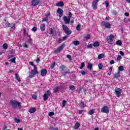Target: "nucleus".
Segmentation results:
<instances>
[{"label":"nucleus","mask_w":130,"mask_h":130,"mask_svg":"<svg viewBox=\"0 0 130 130\" xmlns=\"http://www.w3.org/2000/svg\"><path fill=\"white\" fill-rule=\"evenodd\" d=\"M119 72H123L124 71V68L123 66H119L118 67Z\"/></svg>","instance_id":"27"},{"label":"nucleus","mask_w":130,"mask_h":130,"mask_svg":"<svg viewBox=\"0 0 130 130\" xmlns=\"http://www.w3.org/2000/svg\"><path fill=\"white\" fill-rule=\"evenodd\" d=\"M87 69L89 70V71H91V70L93 69V64L91 63H88V66H87Z\"/></svg>","instance_id":"18"},{"label":"nucleus","mask_w":130,"mask_h":130,"mask_svg":"<svg viewBox=\"0 0 130 130\" xmlns=\"http://www.w3.org/2000/svg\"><path fill=\"white\" fill-rule=\"evenodd\" d=\"M26 27H24L23 36H26Z\"/></svg>","instance_id":"41"},{"label":"nucleus","mask_w":130,"mask_h":130,"mask_svg":"<svg viewBox=\"0 0 130 130\" xmlns=\"http://www.w3.org/2000/svg\"><path fill=\"white\" fill-rule=\"evenodd\" d=\"M53 115H54V112H49V113H48L49 116H53Z\"/></svg>","instance_id":"40"},{"label":"nucleus","mask_w":130,"mask_h":130,"mask_svg":"<svg viewBox=\"0 0 130 130\" xmlns=\"http://www.w3.org/2000/svg\"><path fill=\"white\" fill-rule=\"evenodd\" d=\"M3 48L6 50V49H8V44H3L2 45Z\"/></svg>","instance_id":"28"},{"label":"nucleus","mask_w":130,"mask_h":130,"mask_svg":"<svg viewBox=\"0 0 130 130\" xmlns=\"http://www.w3.org/2000/svg\"><path fill=\"white\" fill-rule=\"evenodd\" d=\"M109 72L110 73H112V67H109Z\"/></svg>","instance_id":"58"},{"label":"nucleus","mask_w":130,"mask_h":130,"mask_svg":"<svg viewBox=\"0 0 130 130\" xmlns=\"http://www.w3.org/2000/svg\"><path fill=\"white\" fill-rule=\"evenodd\" d=\"M10 52H11V54H15V53H16L15 50H11Z\"/></svg>","instance_id":"57"},{"label":"nucleus","mask_w":130,"mask_h":130,"mask_svg":"<svg viewBox=\"0 0 130 130\" xmlns=\"http://www.w3.org/2000/svg\"><path fill=\"white\" fill-rule=\"evenodd\" d=\"M14 55H8L9 58H12V57H13Z\"/></svg>","instance_id":"63"},{"label":"nucleus","mask_w":130,"mask_h":130,"mask_svg":"<svg viewBox=\"0 0 130 130\" xmlns=\"http://www.w3.org/2000/svg\"><path fill=\"white\" fill-rule=\"evenodd\" d=\"M120 54L122 55V56H124V52H123V51H120Z\"/></svg>","instance_id":"54"},{"label":"nucleus","mask_w":130,"mask_h":130,"mask_svg":"<svg viewBox=\"0 0 130 130\" xmlns=\"http://www.w3.org/2000/svg\"><path fill=\"white\" fill-rule=\"evenodd\" d=\"M49 97V96L47 95L46 93H45L44 94V96H43L44 101H46V100H47V99H48Z\"/></svg>","instance_id":"23"},{"label":"nucleus","mask_w":130,"mask_h":130,"mask_svg":"<svg viewBox=\"0 0 130 130\" xmlns=\"http://www.w3.org/2000/svg\"><path fill=\"white\" fill-rule=\"evenodd\" d=\"M49 31V34H52L53 33V29L52 28H50Z\"/></svg>","instance_id":"50"},{"label":"nucleus","mask_w":130,"mask_h":130,"mask_svg":"<svg viewBox=\"0 0 130 130\" xmlns=\"http://www.w3.org/2000/svg\"><path fill=\"white\" fill-rule=\"evenodd\" d=\"M73 43L75 46H77L80 44V42L79 41H74Z\"/></svg>","instance_id":"25"},{"label":"nucleus","mask_w":130,"mask_h":130,"mask_svg":"<svg viewBox=\"0 0 130 130\" xmlns=\"http://www.w3.org/2000/svg\"><path fill=\"white\" fill-rule=\"evenodd\" d=\"M117 59V60H119V61H120V60H121V59H122V57H121V56H120V55H118Z\"/></svg>","instance_id":"42"},{"label":"nucleus","mask_w":130,"mask_h":130,"mask_svg":"<svg viewBox=\"0 0 130 130\" xmlns=\"http://www.w3.org/2000/svg\"><path fill=\"white\" fill-rule=\"evenodd\" d=\"M31 31H32V32H36V31H37V28L36 27H34L32 29H31Z\"/></svg>","instance_id":"44"},{"label":"nucleus","mask_w":130,"mask_h":130,"mask_svg":"<svg viewBox=\"0 0 130 130\" xmlns=\"http://www.w3.org/2000/svg\"><path fill=\"white\" fill-rule=\"evenodd\" d=\"M98 67H99V70H102V69H103L104 66L102 63H100L98 64Z\"/></svg>","instance_id":"32"},{"label":"nucleus","mask_w":130,"mask_h":130,"mask_svg":"<svg viewBox=\"0 0 130 130\" xmlns=\"http://www.w3.org/2000/svg\"><path fill=\"white\" fill-rule=\"evenodd\" d=\"M32 99H34V100H37V95H34L32 96Z\"/></svg>","instance_id":"49"},{"label":"nucleus","mask_w":130,"mask_h":130,"mask_svg":"<svg viewBox=\"0 0 130 130\" xmlns=\"http://www.w3.org/2000/svg\"><path fill=\"white\" fill-rule=\"evenodd\" d=\"M64 47H66V44L63 43L54 51V53L55 54H58V53H59Z\"/></svg>","instance_id":"4"},{"label":"nucleus","mask_w":130,"mask_h":130,"mask_svg":"<svg viewBox=\"0 0 130 130\" xmlns=\"http://www.w3.org/2000/svg\"><path fill=\"white\" fill-rule=\"evenodd\" d=\"M57 7H63L64 6V3L63 2H59L56 4Z\"/></svg>","instance_id":"19"},{"label":"nucleus","mask_w":130,"mask_h":130,"mask_svg":"<svg viewBox=\"0 0 130 130\" xmlns=\"http://www.w3.org/2000/svg\"><path fill=\"white\" fill-rule=\"evenodd\" d=\"M94 114V110H90L89 111H87V114L88 115H92V114Z\"/></svg>","instance_id":"24"},{"label":"nucleus","mask_w":130,"mask_h":130,"mask_svg":"<svg viewBox=\"0 0 130 130\" xmlns=\"http://www.w3.org/2000/svg\"><path fill=\"white\" fill-rule=\"evenodd\" d=\"M116 44H117V45H122V42H121V40H117L116 42Z\"/></svg>","instance_id":"26"},{"label":"nucleus","mask_w":130,"mask_h":130,"mask_svg":"<svg viewBox=\"0 0 130 130\" xmlns=\"http://www.w3.org/2000/svg\"><path fill=\"white\" fill-rule=\"evenodd\" d=\"M46 74H47V70L46 69H44L41 70V76H42V77H44V76H46Z\"/></svg>","instance_id":"13"},{"label":"nucleus","mask_w":130,"mask_h":130,"mask_svg":"<svg viewBox=\"0 0 130 130\" xmlns=\"http://www.w3.org/2000/svg\"><path fill=\"white\" fill-rule=\"evenodd\" d=\"M57 13L59 14V18H61L63 16V10L60 8H58Z\"/></svg>","instance_id":"10"},{"label":"nucleus","mask_w":130,"mask_h":130,"mask_svg":"<svg viewBox=\"0 0 130 130\" xmlns=\"http://www.w3.org/2000/svg\"><path fill=\"white\" fill-rule=\"evenodd\" d=\"M36 62H37V63H38V62H39L40 61V58H38L37 59V60H36Z\"/></svg>","instance_id":"61"},{"label":"nucleus","mask_w":130,"mask_h":130,"mask_svg":"<svg viewBox=\"0 0 130 130\" xmlns=\"http://www.w3.org/2000/svg\"><path fill=\"white\" fill-rule=\"evenodd\" d=\"M62 27L63 31L65 32H67V31H69V30H70V28H69V27L67 25H65L64 24H63L62 25Z\"/></svg>","instance_id":"16"},{"label":"nucleus","mask_w":130,"mask_h":130,"mask_svg":"<svg viewBox=\"0 0 130 130\" xmlns=\"http://www.w3.org/2000/svg\"><path fill=\"white\" fill-rule=\"evenodd\" d=\"M117 78H120V71H118L117 73L114 74V79H117Z\"/></svg>","instance_id":"14"},{"label":"nucleus","mask_w":130,"mask_h":130,"mask_svg":"<svg viewBox=\"0 0 130 130\" xmlns=\"http://www.w3.org/2000/svg\"><path fill=\"white\" fill-rule=\"evenodd\" d=\"M80 106L81 107H85V104H84V102H81L80 103Z\"/></svg>","instance_id":"47"},{"label":"nucleus","mask_w":130,"mask_h":130,"mask_svg":"<svg viewBox=\"0 0 130 130\" xmlns=\"http://www.w3.org/2000/svg\"><path fill=\"white\" fill-rule=\"evenodd\" d=\"M40 29L41 31L45 30V24L44 23L42 24L40 26Z\"/></svg>","instance_id":"21"},{"label":"nucleus","mask_w":130,"mask_h":130,"mask_svg":"<svg viewBox=\"0 0 130 130\" xmlns=\"http://www.w3.org/2000/svg\"><path fill=\"white\" fill-rule=\"evenodd\" d=\"M11 25H13V23H10L9 22H7L5 23V26L7 27V28H9V27H11Z\"/></svg>","instance_id":"30"},{"label":"nucleus","mask_w":130,"mask_h":130,"mask_svg":"<svg viewBox=\"0 0 130 130\" xmlns=\"http://www.w3.org/2000/svg\"><path fill=\"white\" fill-rule=\"evenodd\" d=\"M105 4H106V8H107V7H108V6H109V3L108 1H106Z\"/></svg>","instance_id":"56"},{"label":"nucleus","mask_w":130,"mask_h":130,"mask_svg":"<svg viewBox=\"0 0 130 130\" xmlns=\"http://www.w3.org/2000/svg\"><path fill=\"white\" fill-rule=\"evenodd\" d=\"M104 57V54H100L98 55V59H101L102 58H103Z\"/></svg>","instance_id":"31"},{"label":"nucleus","mask_w":130,"mask_h":130,"mask_svg":"<svg viewBox=\"0 0 130 130\" xmlns=\"http://www.w3.org/2000/svg\"><path fill=\"white\" fill-rule=\"evenodd\" d=\"M76 29L77 31H79V30H81V24H78L76 27Z\"/></svg>","instance_id":"35"},{"label":"nucleus","mask_w":130,"mask_h":130,"mask_svg":"<svg viewBox=\"0 0 130 130\" xmlns=\"http://www.w3.org/2000/svg\"><path fill=\"white\" fill-rule=\"evenodd\" d=\"M10 104L14 107H17V106L18 107H21V103L16 100H10Z\"/></svg>","instance_id":"3"},{"label":"nucleus","mask_w":130,"mask_h":130,"mask_svg":"<svg viewBox=\"0 0 130 130\" xmlns=\"http://www.w3.org/2000/svg\"><path fill=\"white\" fill-rule=\"evenodd\" d=\"M87 48H90V49L92 48V44H90L89 45H88L87 46Z\"/></svg>","instance_id":"59"},{"label":"nucleus","mask_w":130,"mask_h":130,"mask_svg":"<svg viewBox=\"0 0 130 130\" xmlns=\"http://www.w3.org/2000/svg\"><path fill=\"white\" fill-rule=\"evenodd\" d=\"M90 37H91V36H90V34H88L85 37L83 38L84 40H89L90 39Z\"/></svg>","instance_id":"20"},{"label":"nucleus","mask_w":130,"mask_h":130,"mask_svg":"<svg viewBox=\"0 0 130 130\" xmlns=\"http://www.w3.org/2000/svg\"><path fill=\"white\" fill-rule=\"evenodd\" d=\"M47 95L50 96V95H51V92H50V90H48L47 91V93H46Z\"/></svg>","instance_id":"43"},{"label":"nucleus","mask_w":130,"mask_h":130,"mask_svg":"<svg viewBox=\"0 0 130 130\" xmlns=\"http://www.w3.org/2000/svg\"><path fill=\"white\" fill-rule=\"evenodd\" d=\"M42 0H31V6L33 7H36L41 3Z\"/></svg>","instance_id":"8"},{"label":"nucleus","mask_w":130,"mask_h":130,"mask_svg":"<svg viewBox=\"0 0 130 130\" xmlns=\"http://www.w3.org/2000/svg\"><path fill=\"white\" fill-rule=\"evenodd\" d=\"M29 64H30V66H32L33 67H36L35 65H34V63H33V62L30 61L29 62Z\"/></svg>","instance_id":"60"},{"label":"nucleus","mask_w":130,"mask_h":130,"mask_svg":"<svg viewBox=\"0 0 130 130\" xmlns=\"http://www.w3.org/2000/svg\"><path fill=\"white\" fill-rule=\"evenodd\" d=\"M72 16H73V14H72V13L71 12H69V14H68V18L69 19H71V18H72Z\"/></svg>","instance_id":"46"},{"label":"nucleus","mask_w":130,"mask_h":130,"mask_svg":"<svg viewBox=\"0 0 130 130\" xmlns=\"http://www.w3.org/2000/svg\"><path fill=\"white\" fill-rule=\"evenodd\" d=\"M101 112H103V113H109V107L104 106L101 109Z\"/></svg>","instance_id":"7"},{"label":"nucleus","mask_w":130,"mask_h":130,"mask_svg":"<svg viewBox=\"0 0 130 130\" xmlns=\"http://www.w3.org/2000/svg\"><path fill=\"white\" fill-rule=\"evenodd\" d=\"M62 41H63V40H62V39H59L58 40V43L59 44V43H61L62 42Z\"/></svg>","instance_id":"55"},{"label":"nucleus","mask_w":130,"mask_h":130,"mask_svg":"<svg viewBox=\"0 0 130 130\" xmlns=\"http://www.w3.org/2000/svg\"><path fill=\"white\" fill-rule=\"evenodd\" d=\"M11 29H16V24H13V26L11 27Z\"/></svg>","instance_id":"53"},{"label":"nucleus","mask_w":130,"mask_h":130,"mask_svg":"<svg viewBox=\"0 0 130 130\" xmlns=\"http://www.w3.org/2000/svg\"><path fill=\"white\" fill-rule=\"evenodd\" d=\"M10 61L11 62H13L14 63H16V57H13L10 59Z\"/></svg>","instance_id":"34"},{"label":"nucleus","mask_w":130,"mask_h":130,"mask_svg":"<svg viewBox=\"0 0 130 130\" xmlns=\"http://www.w3.org/2000/svg\"><path fill=\"white\" fill-rule=\"evenodd\" d=\"M58 91H59V88H58V87H56L54 88V92H58Z\"/></svg>","instance_id":"39"},{"label":"nucleus","mask_w":130,"mask_h":130,"mask_svg":"<svg viewBox=\"0 0 130 130\" xmlns=\"http://www.w3.org/2000/svg\"><path fill=\"white\" fill-rule=\"evenodd\" d=\"M83 68H85V63L84 62L81 63V67H80V69L82 70Z\"/></svg>","instance_id":"36"},{"label":"nucleus","mask_w":130,"mask_h":130,"mask_svg":"<svg viewBox=\"0 0 130 130\" xmlns=\"http://www.w3.org/2000/svg\"><path fill=\"white\" fill-rule=\"evenodd\" d=\"M113 15H115L116 14H117V12L116 11H112Z\"/></svg>","instance_id":"64"},{"label":"nucleus","mask_w":130,"mask_h":130,"mask_svg":"<svg viewBox=\"0 0 130 130\" xmlns=\"http://www.w3.org/2000/svg\"><path fill=\"white\" fill-rule=\"evenodd\" d=\"M63 20L65 23V24H70V22H71V18H68L67 16H64L63 18Z\"/></svg>","instance_id":"11"},{"label":"nucleus","mask_w":130,"mask_h":130,"mask_svg":"<svg viewBox=\"0 0 130 130\" xmlns=\"http://www.w3.org/2000/svg\"><path fill=\"white\" fill-rule=\"evenodd\" d=\"M55 67V62H53L51 64L50 68L51 69V70H53V69H54Z\"/></svg>","instance_id":"29"},{"label":"nucleus","mask_w":130,"mask_h":130,"mask_svg":"<svg viewBox=\"0 0 130 130\" xmlns=\"http://www.w3.org/2000/svg\"><path fill=\"white\" fill-rule=\"evenodd\" d=\"M122 90L120 88H116L115 89V94L116 95L117 97H120L121 96V92Z\"/></svg>","instance_id":"6"},{"label":"nucleus","mask_w":130,"mask_h":130,"mask_svg":"<svg viewBox=\"0 0 130 130\" xmlns=\"http://www.w3.org/2000/svg\"><path fill=\"white\" fill-rule=\"evenodd\" d=\"M92 46H94V47H99L100 46V43L98 41H95L93 43Z\"/></svg>","instance_id":"15"},{"label":"nucleus","mask_w":130,"mask_h":130,"mask_svg":"<svg viewBox=\"0 0 130 130\" xmlns=\"http://www.w3.org/2000/svg\"><path fill=\"white\" fill-rule=\"evenodd\" d=\"M65 33H66V34L67 35H71V34H72V31L70 30V29H69V30H67V31H66Z\"/></svg>","instance_id":"38"},{"label":"nucleus","mask_w":130,"mask_h":130,"mask_svg":"<svg viewBox=\"0 0 130 130\" xmlns=\"http://www.w3.org/2000/svg\"><path fill=\"white\" fill-rule=\"evenodd\" d=\"M69 89H70V90H72V91H74V90L76 89V87L74 85H70L69 86Z\"/></svg>","instance_id":"33"},{"label":"nucleus","mask_w":130,"mask_h":130,"mask_svg":"<svg viewBox=\"0 0 130 130\" xmlns=\"http://www.w3.org/2000/svg\"><path fill=\"white\" fill-rule=\"evenodd\" d=\"M81 75H82V76H84V75H86V72L85 71H82L81 72Z\"/></svg>","instance_id":"62"},{"label":"nucleus","mask_w":130,"mask_h":130,"mask_svg":"<svg viewBox=\"0 0 130 130\" xmlns=\"http://www.w3.org/2000/svg\"><path fill=\"white\" fill-rule=\"evenodd\" d=\"M37 74H38V71L37 70V67H36V66H35L34 70H31L30 71V74H29V78H30L31 79V78H33V77H34V76Z\"/></svg>","instance_id":"5"},{"label":"nucleus","mask_w":130,"mask_h":130,"mask_svg":"<svg viewBox=\"0 0 130 130\" xmlns=\"http://www.w3.org/2000/svg\"><path fill=\"white\" fill-rule=\"evenodd\" d=\"M115 63V61L114 60H112L110 61V64H114Z\"/></svg>","instance_id":"52"},{"label":"nucleus","mask_w":130,"mask_h":130,"mask_svg":"<svg viewBox=\"0 0 130 130\" xmlns=\"http://www.w3.org/2000/svg\"><path fill=\"white\" fill-rule=\"evenodd\" d=\"M67 57L68 59H70V60H72V56H71L70 55H68L67 56Z\"/></svg>","instance_id":"51"},{"label":"nucleus","mask_w":130,"mask_h":130,"mask_svg":"<svg viewBox=\"0 0 130 130\" xmlns=\"http://www.w3.org/2000/svg\"><path fill=\"white\" fill-rule=\"evenodd\" d=\"M100 0H93L92 1V6L93 10H97V4Z\"/></svg>","instance_id":"9"},{"label":"nucleus","mask_w":130,"mask_h":130,"mask_svg":"<svg viewBox=\"0 0 130 130\" xmlns=\"http://www.w3.org/2000/svg\"><path fill=\"white\" fill-rule=\"evenodd\" d=\"M103 23V25L105 26V28L108 29H110L111 28V24L109 23V22H102Z\"/></svg>","instance_id":"12"},{"label":"nucleus","mask_w":130,"mask_h":130,"mask_svg":"<svg viewBox=\"0 0 130 130\" xmlns=\"http://www.w3.org/2000/svg\"><path fill=\"white\" fill-rule=\"evenodd\" d=\"M24 48H28V45H27V43L25 42L24 43V46H23Z\"/></svg>","instance_id":"48"},{"label":"nucleus","mask_w":130,"mask_h":130,"mask_svg":"<svg viewBox=\"0 0 130 130\" xmlns=\"http://www.w3.org/2000/svg\"><path fill=\"white\" fill-rule=\"evenodd\" d=\"M14 120L15 122H17V123H20L21 121H20V119H18V118H15L14 119Z\"/></svg>","instance_id":"37"},{"label":"nucleus","mask_w":130,"mask_h":130,"mask_svg":"<svg viewBox=\"0 0 130 130\" xmlns=\"http://www.w3.org/2000/svg\"><path fill=\"white\" fill-rule=\"evenodd\" d=\"M79 127H80V123L77 122L74 125V128H75V129H78V128H79Z\"/></svg>","instance_id":"22"},{"label":"nucleus","mask_w":130,"mask_h":130,"mask_svg":"<svg viewBox=\"0 0 130 130\" xmlns=\"http://www.w3.org/2000/svg\"><path fill=\"white\" fill-rule=\"evenodd\" d=\"M106 41L108 42L109 44H113V42L114 41V35L110 34L109 36H107Z\"/></svg>","instance_id":"2"},{"label":"nucleus","mask_w":130,"mask_h":130,"mask_svg":"<svg viewBox=\"0 0 130 130\" xmlns=\"http://www.w3.org/2000/svg\"><path fill=\"white\" fill-rule=\"evenodd\" d=\"M59 69L61 71V72H64L63 76H66V75L70 74V69L67 68V67H66V66L62 65L60 66Z\"/></svg>","instance_id":"1"},{"label":"nucleus","mask_w":130,"mask_h":130,"mask_svg":"<svg viewBox=\"0 0 130 130\" xmlns=\"http://www.w3.org/2000/svg\"><path fill=\"white\" fill-rule=\"evenodd\" d=\"M66 103H67V101H66L65 100H63L62 102V107H64V106H66Z\"/></svg>","instance_id":"45"},{"label":"nucleus","mask_w":130,"mask_h":130,"mask_svg":"<svg viewBox=\"0 0 130 130\" xmlns=\"http://www.w3.org/2000/svg\"><path fill=\"white\" fill-rule=\"evenodd\" d=\"M29 113H34V112H36V108H31L29 110Z\"/></svg>","instance_id":"17"}]
</instances>
